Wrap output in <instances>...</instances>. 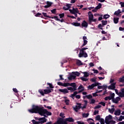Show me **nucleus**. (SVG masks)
Wrapping results in <instances>:
<instances>
[{"mask_svg":"<svg viewBox=\"0 0 124 124\" xmlns=\"http://www.w3.org/2000/svg\"><path fill=\"white\" fill-rule=\"evenodd\" d=\"M30 113H35L39 114L41 116H44L45 118H47V116H52V112L48 111L47 109H44V108H41L38 106H35L33 105L32 108L31 109H29ZM47 116H46V115Z\"/></svg>","mask_w":124,"mask_h":124,"instance_id":"f257e3e1","label":"nucleus"},{"mask_svg":"<svg viewBox=\"0 0 124 124\" xmlns=\"http://www.w3.org/2000/svg\"><path fill=\"white\" fill-rule=\"evenodd\" d=\"M70 86L73 87H67V89H59V92H60V93H62L63 94H65V93H69V91H71V92H75L77 90L76 88V83L73 82L70 83Z\"/></svg>","mask_w":124,"mask_h":124,"instance_id":"f03ea898","label":"nucleus"},{"mask_svg":"<svg viewBox=\"0 0 124 124\" xmlns=\"http://www.w3.org/2000/svg\"><path fill=\"white\" fill-rule=\"evenodd\" d=\"M113 119V117L111 115H108L105 118V122L106 124H108V123Z\"/></svg>","mask_w":124,"mask_h":124,"instance_id":"7ed1b4c3","label":"nucleus"},{"mask_svg":"<svg viewBox=\"0 0 124 124\" xmlns=\"http://www.w3.org/2000/svg\"><path fill=\"white\" fill-rule=\"evenodd\" d=\"M101 85V83H99L97 82L96 83H93L91 85H89L88 88L89 90H93L94 87H96V86H98V85Z\"/></svg>","mask_w":124,"mask_h":124,"instance_id":"20e7f679","label":"nucleus"},{"mask_svg":"<svg viewBox=\"0 0 124 124\" xmlns=\"http://www.w3.org/2000/svg\"><path fill=\"white\" fill-rule=\"evenodd\" d=\"M39 123L41 124H44L47 122V119L45 117H42L38 119Z\"/></svg>","mask_w":124,"mask_h":124,"instance_id":"39448f33","label":"nucleus"},{"mask_svg":"<svg viewBox=\"0 0 124 124\" xmlns=\"http://www.w3.org/2000/svg\"><path fill=\"white\" fill-rule=\"evenodd\" d=\"M116 84H117L116 82L111 83V85L108 87V90H115V89H116Z\"/></svg>","mask_w":124,"mask_h":124,"instance_id":"423d86ee","label":"nucleus"},{"mask_svg":"<svg viewBox=\"0 0 124 124\" xmlns=\"http://www.w3.org/2000/svg\"><path fill=\"white\" fill-rule=\"evenodd\" d=\"M63 123V118H62L60 117L57 119V122L54 123L53 124H62Z\"/></svg>","mask_w":124,"mask_h":124,"instance_id":"0eeeda50","label":"nucleus"},{"mask_svg":"<svg viewBox=\"0 0 124 124\" xmlns=\"http://www.w3.org/2000/svg\"><path fill=\"white\" fill-rule=\"evenodd\" d=\"M63 121H65L66 123L67 122H69V123H74V119H73L72 117H70L63 119Z\"/></svg>","mask_w":124,"mask_h":124,"instance_id":"6e6552de","label":"nucleus"},{"mask_svg":"<svg viewBox=\"0 0 124 124\" xmlns=\"http://www.w3.org/2000/svg\"><path fill=\"white\" fill-rule=\"evenodd\" d=\"M88 16H89V21L90 23H91V20H93V13H92V12L89 11L88 12Z\"/></svg>","mask_w":124,"mask_h":124,"instance_id":"1a4fd4ad","label":"nucleus"},{"mask_svg":"<svg viewBox=\"0 0 124 124\" xmlns=\"http://www.w3.org/2000/svg\"><path fill=\"white\" fill-rule=\"evenodd\" d=\"M79 58H82V57H84V58H87L88 57V54H87L86 52H84L83 53L82 52H79V54H78Z\"/></svg>","mask_w":124,"mask_h":124,"instance_id":"9d476101","label":"nucleus"},{"mask_svg":"<svg viewBox=\"0 0 124 124\" xmlns=\"http://www.w3.org/2000/svg\"><path fill=\"white\" fill-rule=\"evenodd\" d=\"M54 91L53 89H45L44 90V92L45 94H48V93H52V91L53 92Z\"/></svg>","mask_w":124,"mask_h":124,"instance_id":"9b49d317","label":"nucleus"},{"mask_svg":"<svg viewBox=\"0 0 124 124\" xmlns=\"http://www.w3.org/2000/svg\"><path fill=\"white\" fill-rule=\"evenodd\" d=\"M120 100H121V98H120V97H117L115 99H112V101L114 103H118V102H119V101H120Z\"/></svg>","mask_w":124,"mask_h":124,"instance_id":"f8f14e48","label":"nucleus"},{"mask_svg":"<svg viewBox=\"0 0 124 124\" xmlns=\"http://www.w3.org/2000/svg\"><path fill=\"white\" fill-rule=\"evenodd\" d=\"M81 26L84 28H88V23L87 21H86V20H83L81 23Z\"/></svg>","mask_w":124,"mask_h":124,"instance_id":"ddd939ff","label":"nucleus"},{"mask_svg":"<svg viewBox=\"0 0 124 124\" xmlns=\"http://www.w3.org/2000/svg\"><path fill=\"white\" fill-rule=\"evenodd\" d=\"M46 4L47 5H46L44 6L45 8H48L50 7V6H51L52 3L51 2L47 1Z\"/></svg>","mask_w":124,"mask_h":124,"instance_id":"4468645a","label":"nucleus"},{"mask_svg":"<svg viewBox=\"0 0 124 124\" xmlns=\"http://www.w3.org/2000/svg\"><path fill=\"white\" fill-rule=\"evenodd\" d=\"M76 78V76L74 75H71L69 77H68V80H74Z\"/></svg>","mask_w":124,"mask_h":124,"instance_id":"2eb2a0df","label":"nucleus"},{"mask_svg":"<svg viewBox=\"0 0 124 124\" xmlns=\"http://www.w3.org/2000/svg\"><path fill=\"white\" fill-rule=\"evenodd\" d=\"M121 13H122L121 10L118 9V11H116L114 12V15H116V16H119V15H120V14H121Z\"/></svg>","mask_w":124,"mask_h":124,"instance_id":"dca6fc26","label":"nucleus"},{"mask_svg":"<svg viewBox=\"0 0 124 124\" xmlns=\"http://www.w3.org/2000/svg\"><path fill=\"white\" fill-rule=\"evenodd\" d=\"M72 25L75 27H80V26H81V23L78 22H73L72 23Z\"/></svg>","mask_w":124,"mask_h":124,"instance_id":"f3484780","label":"nucleus"},{"mask_svg":"<svg viewBox=\"0 0 124 124\" xmlns=\"http://www.w3.org/2000/svg\"><path fill=\"white\" fill-rule=\"evenodd\" d=\"M81 109V107L78 106H76L75 107H74V110L76 112H78V110H80Z\"/></svg>","mask_w":124,"mask_h":124,"instance_id":"a211bd4d","label":"nucleus"},{"mask_svg":"<svg viewBox=\"0 0 124 124\" xmlns=\"http://www.w3.org/2000/svg\"><path fill=\"white\" fill-rule=\"evenodd\" d=\"M72 74H73V75L75 76H77L78 77H79V75H81V74L78 72H73Z\"/></svg>","mask_w":124,"mask_h":124,"instance_id":"6ab92c4d","label":"nucleus"},{"mask_svg":"<svg viewBox=\"0 0 124 124\" xmlns=\"http://www.w3.org/2000/svg\"><path fill=\"white\" fill-rule=\"evenodd\" d=\"M102 6V4L100 3H99L98 5L95 8V9H96V10H98V9H100V8H101Z\"/></svg>","mask_w":124,"mask_h":124,"instance_id":"aec40b11","label":"nucleus"},{"mask_svg":"<svg viewBox=\"0 0 124 124\" xmlns=\"http://www.w3.org/2000/svg\"><path fill=\"white\" fill-rule=\"evenodd\" d=\"M114 114L116 116H120V115H121V110L119 109L115 111Z\"/></svg>","mask_w":124,"mask_h":124,"instance_id":"412c9836","label":"nucleus"},{"mask_svg":"<svg viewBox=\"0 0 124 124\" xmlns=\"http://www.w3.org/2000/svg\"><path fill=\"white\" fill-rule=\"evenodd\" d=\"M119 17L116 18V17H114L113 18V22L114 23V24H118V23H119Z\"/></svg>","mask_w":124,"mask_h":124,"instance_id":"4be33fe9","label":"nucleus"},{"mask_svg":"<svg viewBox=\"0 0 124 124\" xmlns=\"http://www.w3.org/2000/svg\"><path fill=\"white\" fill-rule=\"evenodd\" d=\"M84 74L83 77H89L90 76V74L88 73V72H84L82 73Z\"/></svg>","mask_w":124,"mask_h":124,"instance_id":"5701e85b","label":"nucleus"},{"mask_svg":"<svg viewBox=\"0 0 124 124\" xmlns=\"http://www.w3.org/2000/svg\"><path fill=\"white\" fill-rule=\"evenodd\" d=\"M85 50H88V47H83L80 50V53H82V54H84V52H85Z\"/></svg>","mask_w":124,"mask_h":124,"instance_id":"b1692460","label":"nucleus"},{"mask_svg":"<svg viewBox=\"0 0 124 124\" xmlns=\"http://www.w3.org/2000/svg\"><path fill=\"white\" fill-rule=\"evenodd\" d=\"M69 11H70V13H71L72 14H75V12L76 11V9H75L74 8H73V10L70 9L69 10Z\"/></svg>","mask_w":124,"mask_h":124,"instance_id":"393cba45","label":"nucleus"},{"mask_svg":"<svg viewBox=\"0 0 124 124\" xmlns=\"http://www.w3.org/2000/svg\"><path fill=\"white\" fill-rule=\"evenodd\" d=\"M38 92L41 94V95L44 96V94H45L42 89H39L38 90Z\"/></svg>","mask_w":124,"mask_h":124,"instance_id":"a878e982","label":"nucleus"},{"mask_svg":"<svg viewBox=\"0 0 124 124\" xmlns=\"http://www.w3.org/2000/svg\"><path fill=\"white\" fill-rule=\"evenodd\" d=\"M77 65H83V63H82V62H81V61L80 60H78L77 62Z\"/></svg>","mask_w":124,"mask_h":124,"instance_id":"bb28decb","label":"nucleus"},{"mask_svg":"<svg viewBox=\"0 0 124 124\" xmlns=\"http://www.w3.org/2000/svg\"><path fill=\"white\" fill-rule=\"evenodd\" d=\"M87 44H88V41H87V40H83V44L81 46V47H84V46H86Z\"/></svg>","mask_w":124,"mask_h":124,"instance_id":"cd10ccee","label":"nucleus"},{"mask_svg":"<svg viewBox=\"0 0 124 124\" xmlns=\"http://www.w3.org/2000/svg\"><path fill=\"white\" fill-rule=\"evenodd\" d=\"M89 115H90L89 113H83L82 114V117L83 118H88V117H89Z\"/></svg>","mask_w":124,"mask_h":124,"instance_id":"c85d7f7f","label":"nucleus"},{"mask_svg":"<svg viewBox=\"0 0 124 124\" xmlns=\"http://www.w3.org/2000/svg\"><path fill=\"white\" fill-rule=\"evenodd\" d=\"M51 19H55L56 21H61V19H59L58 16H54L53 17H51Z\"/></svg>","mask_w":124,"mask_h":124,"instance_id":"c756f323","label":"nucleus"},{"mask_svg":"<svg viewBox=\"0 0 124 124\" xmlns=\"http://www.w3.org/2000/svg\"><path fill=\"white\" fill-rule=\"evenodd\" d=\"M100 120H101V118H100V115H98L95 117V120L96 121H100Z\"/></svg>","mask_w":124,"mask_h":124,"instance_id":"7c9ffc66","label":"nucleus"},{"mask_svg":"<svg viewBox=\"0 0 124 124\" xmlns=\"http://www.w3.org/2000/svg\"><path fill=\"white\" fill-rule=\"evenodd\" d=\"M99 122L100 123V124H105V120H104V119L103 118H101L100 121H99Z\"/></svg>","mask_w":124,"mask_h":124,"instance_id":"2f4dec72","label":"nucleus"},{"mask_svg":"<svg viewBox=\"0 0 124 124\" xmlns=\"http://www.w3.org/2000/svg\"><path fill=\"white\" fill-rule=\"evenodd\" d=\"M80 79L81 80H82V81H83L84 82H87L88 80V78L84 77H80Z\"/></svg>","mask_w":124,"mask_h":124,"instance_id":"473e14b6","label":"nucleus"},{"mask_svg":"<svg viewBox=\"0 0 124 124\" xmlns=\"http://www.w3.org/2000/svg\"><path fill=\"white\" fill-rule=\"evenodd\" d=\"M101 22L102 26H106L107 25V20H102Z\"/></svg>","mask_w":124,"mask_h":124,"instance_id":"72a5a7b5","label":"nucleus"},{"mask_svg":"<svg viewBox=\"0 0 124 124\" xmlns=\"http://www.w3.org/2000/svg\"><path fill=\"white\" fill-rule=\"evenodd\" d=\"M109 17H110V15H105L103 16V18L105 19L106 20H107V19H108V18H109Z\"/></svg>","mask_w":124,"mask_h":124,"instance_id":"f704fd0d","label":"nucleus"},{"mask_svg":"<svg viewBox=\"0 0 124 124\" xmlns=\"http://www.w3.org/2000/svg\"><path fill=\"white\" fill-rule=\"evenodd\" d=\"M42 14L44 16V17H46V18H51V16H47V13H42Z\"/></svg>","mask_w":124,"mask_h":124,"instance_id":"c9c22d12","label":"nucleus"},{"mask_svg":"<svg viewBox=\"0 0 124 124\" xmlns=\"http://www.w3.org/2000/svg\"><path fill=\"white\" fill-rule=\"evenodd\" d=\"M60 116L61 117L62 119H64V118H65V116H64V114H63V113L62 112L60 113Z\"/></svg>","mask_w":124,"mask_h":124,"instance_id":"e433bc0d","label":"nucleus"},{"mask_svg":"<svg viewBox=\"0 0 124 124\" xmlns=\"http://www.w3.org/2000/svg\"><path fill=\"white\" fill-rule=\"evenodd\" d=\"M120 97H124V94L123 92H119V95Z\"/></svg>","mask_w":124,"mask_h":124,"instance_id":"4c0bfd02","label":"nucleus"},{"mask_svg":"<svg viewBox=\"0 0 124 124\" xmlns=\"http://www.w3.org/2000/svg\"><path fill=\"white\" fill-rule=\"evenodd\" d=\"M108 111H109V113H114V111H115V108H111V109L109 108Z\"/></svg>","mask_w":124,"mask_h":124,"instance_id":"58836bf2","label":"nucleus"},{"mask_svg":"<svg viewBox=\"0 0 124 124\" xmlns=\"http://www.w3.org/2000/svg\"><path fill=\"white\" fill-rule=\"evenodd\" d=\"M70 83H64L63 84V87H69Z\"/></svg>","mask_w":124,"mask_h":124,"instance_id":"ea45409f","label":"nucleus"},{"mask_svg":"<svg viewBox=\"0 0 124 124\" xmlns=\"http://www.w3.org/2000/svg\"><path fill=\"white\" fill-rule=\"evenodd\" d=\"M69 101L70 100L68 99L65 100L64 103H65L66 105H69Z\"/></svg>","mask_w":124,"mask_h":124,"instance_id":"a19ab883","label":"nucleus"},{"mask_svg":"<svg viewBox=\"0 0 124 124\" xmlns=\"http://www.w3.org/2000/svg\"><path fill=\"white\" fill-rule=\"evenodd\" d=\"M116 124V121L111 120L109 122L108 124Z\"/></svg>","mask_w":124,"mask_h":124,"instance_id":"79ce46f5","label":"nucleus"},{"mask_svg":"<svg viewBox=\"0 0 124 124\" xmlns=\"http://www.w3.org/2000/svg\"><path fill=\"white\" fill-rule=\"evenodd\" d=\"M123 120H124V116L121 115L118 121H119V122H122Z\"/></svg>","mask_w":124,"mask_h":124,"instance_id":"37998d69","label":"nucleus"},{"mask_svg":"<svg viewBox=\"0 0 124 124\" xmlns=\"http://www.w3.org/2000/svg\"><path fill=\"white\" fill-rule=\"evenodd\" d=\"M32 124H39V122L36 121L35 120H32Z\"/></svg>","mask_w":124,"mask_h":124,"instance_id":"c03bdc74","label":"nucleus"},{"mask_svg":"<svg viewBox=\"0 0 124 124\" xmlns=\"http://www.w3.org/2000/svg\"><path fill=\"white\" fill-rule=\"evenodd\" d=\"M119 81L120 83H124V78H119Z\"/></svg>","mask_w":124,"mask_h":124,"instance_id":"a18cd8bd","label":"nucleus"},{"mask_svg":"<svg viewBox=\"0 0 124 124\" xmlns=\"http://www.w3.org/2000/svg\"><path fill=\"white\" fill-rule=\"evenodd\" d=\"M56 11H57V9H53L52 10H51V12L52 14H56Z\"/></svg>","mask_w":124,"mask_h":124,"instance_id":"49530a36","label":"nucleus"},{"mask_svg":"<svg viewBox=\"0 0 124 124\" xmlns=\"http://www.w3.org/2000/svg\"><path fill=\"white\" fill-rule=\"evenodd\" d=\"M110 97H111L112 100H113V99H115V98H114V96H115V93H112L110 94Z\"/></svg>","mask_w":124,"mask_h":124,"instance_id":"de8ad7c7","label":"nucleus"},{"mask_svg":"<svg viewBox=\"0 0 124 124\" xmlns=\"http://www.w3.org/2000/svg\"><path fill=\"white\" fill-rule=\"evenodd\" d=\"M94 103H95V100H94V99H91L90 104H94Z\"/></svg>","mask_w":124,"mask_h":124,"instance_id":"09e8293b","label":"nucleus"},{"mask_svg":"<svg viewBox=\"0 0 124 124\" xmlns=\"http://www.w3.org/2000/svg\"><path fill=\"white\" fill-rule=\"evenodd\" d=\"M47 85H48V86H49V88H50V89H54V86H53L52 85V84L49 83H47Z\"/></svg>","mask_w":124,"mask_h":124,"instance_id":"8fccbe9b","label":"nucleus"},{"mask_svg":"<svg viewBox=\"0 0 124 124\" xmlns=\"http://www.w3.org/2000/svg\"><path fill=\"white\" fill-rule=\"evenodd\" d=\"M86 96L87 98H88V99H91V98H93V95L91 94L87 95Z\"/></svg>","mask_w":124,"mask_h":124,"instance_id":"3c124183","label":"nucleus"},{"mask_svg":"<svg viewBox=\"0 0 124 124\" xmlns=\"http://www.w3.org/2000/svg\"><path fill=\"white\" fill-rule=\"evenodd\" d=\"M59 16H60V18H63V17H64V14L62 13V14H60Z\"/></svg>","mask_w":124,"mask_h":124,"instance_id":"603ef678","label":"nucleus"},{"mask_svg":"<svg viewBox=\"0 0 124 124\" xmlns=\"http://www.w3.org/2000/svg\"><path fill=\"white\" fill-rule=\"evenodd\" d=\"M57 85H58L59 86H62V87H63V83L61 82H58L57 83Z\"/></svg>","mask_w":124,"mask_h":124,"instance_id":"864d4df0","label":"nucleus"},{"mask_svg":"<svg viewBox=\"0 0 124 124\" xmlns=\"http://www.w3.org/2000/svg\"><path fill=\"white\" fill-rule=\"evenodd\" d=\"M42 15V14L40 13H37L35 15V16L36 17H39V16H41Z\"/></svg>","mask_w":124,"mask_h":124,"instance_id":"5fc2aeb1","label":"nucleus"},{"mask_svg":"<svg viewBox=\"0 0 124 124\" xmlns=\"http://www.w3.org/2000/svg\"><path fill=\"white\" fill-rule=\"evenodd\" d=\"M102 25H101V24H100L98 25V27L99 28V29H100V30H103V28H102Z\"/></svg>","mask_w":124,"mask_h":124,"instance_id":"6e6d98bb","label":"nucleus"},{"mask_svg":"<svg viewBox=\"0 0 124 124\" xmlns=\"http://www.w3.org/2000/svg\"><path fill=\"white\" fill-rule=\"evenodd\" d=\"M99 108H101V106L97 105L94 107V109H99Z\"/></svg>","mask_w":124,"mask_h":124,"instance_id":"4d7b16f0","label":"nucleus"},{"mask_svg":"<svg viewBox=\"0 0 124 124\" xmlns=\"http://www.w3.org/2000/svg\"><path fill=\"white\" fill-rule=\"evenodd\" d=\"M13 90V91L14 92V93H18V90H17V89L14 88Z\"/></svg>","mask_w":124,"mask_h":124,"instance_id":"13d9d810","label":"nucleus"},{"mask_svg":"<svg viewBox=\"0 0 124 124\" xmlns=\"http://www.w3.org/2000/svg\"><path fill=\"white\" fill-rule=\"evenodd\" d=\"M82 89H85L84 88V87H83V85H80L78 88V90H81Z\"/></svg>","mask_w":124,"mask_h":124,"instance_id":"bf43d9fd","label":"nucleus"},{"mask_svg":"<svg viewBox=\"0 0 124 124\" xmlns=\"http://www.w3.org/2000/svg\"><path fill=\"white\" fill-rule=\"evenodd\" d=\"M119 4H121L122 8L124 7V2H120Z\"/></svg>","mask_w":124,"mask_h":124,"instance_id":"052dcab7","label":"nucleus"},{"mask_svg":"<svg viewBox=\"0 0 124 124\" xmlns=\"http://www.w3.org/2000/svg\"><path fill=\"white\" fill-rule=\"evenodd\" d=\"M99 113V111L98 110H95L93 113V115H97V114H98Z\"/></svg>","mask_w":124,"mask_h":124,"instance_id":"680f3d73","label":"nucleus"},{"mask_svg":"<svg viewBox=\"0 0 124 124\" xmlns=\"http://www.w3.org/2000/svg\"><path fill=\"white\" fill-rule=\"evenodd\" d=\"M89 65L90 67H93V66H94V64H93V62H90L89 63Z\"/></svg>","mask_w":124,"mask_h":124,"instance_id":"e2e57ef3","label":"nucleus"},{"mask_svg":"<svg viewBox=\"0 0 124 124\" xmlns=\"http://www.w3.org/2000/svg\"><path fill=\"white\" fill-rule=\"evenodd\" d=\"M99 104H101V105H102L103 106H105V103L104 102H101L99 103Z\"/></svg>","mask_w":124,"mask_h":124,"instance_id":"0e129e2a","label":"nucleus"},{"mask_svg":"<svg viewBox=\"0 0 124 124\" xmlns=\"http://www.w3.org/2000/svg\"><path fill=\"white\" fill-rule=\"evenodd\" d=\"M66 6L68 8V10L69 9L70 7H71V6H70V4H67Z\"/></svg>","mask_w":124,"mask_h":124,"instance_id":"69168bd1","label":"nucleus"},{"mask_svg":"<svg viewBox=\"0 0 124 124\" xmlns=\"http://www.w3.org/2000/svg\"><path fill=\"white\" fill-rule=\"evenodd\" d=\"M102 87H103V90H106V89H107V88H108V86H107V85H103Z\"/></svg>","mask_w":124,"mask_h":124,"instance_id":"338daca9","label":"nucleus"},{"mask_svg":"<svg viewBox=\"0 0 124 124\" xmlns=\"http://www.w3.org/2000/svg\"><path fill=\"white\" fill-rule=\"evenodd\" d=\"M77 124H85L84 122H81L80 121H77Z\"/></svg>","mask_w":124,"mask_h":124,"instance_id":"774afa93","label":"nucleus"}]
</instances>
